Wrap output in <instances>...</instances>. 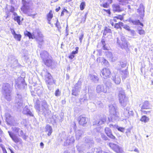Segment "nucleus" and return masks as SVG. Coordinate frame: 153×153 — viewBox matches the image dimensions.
<instances>
[{
    "instance_id": "f257e3e1",
    "label": "nucleus",
    "mask_w": 153,
    "mask_h": 153,
    "mask_svg": "<svg viewBox=\"0 0 153 153\" xmlns=\"http://www.w3.org/2000/svg\"><path fill=\"white\" fill-rule=\"evenodd\" d=\"M22 6L21 10L23 12L28 16H31L34 18L36 15L34 13V9L31 7V0H22Z\"/></svg>"
},
{
    "instance_id": "f03ea898",
    "label": "nucleus",
    "mask_w": 153,
    "mask_h": 153,
    "mask_svg": "<svg viewBox=\"0 0 153 153\" xmlns=\"http://www.w3.org/2000/svg\"><path fill=\"white\" fill-rule=\"evenodd\" d=\"M12 86L8 83H4L2 86L3 95L5 98L8 101H10L11 99V92Z\"/></svg>"
},
{
    "instance_id": "7ed1b4c3",
    "label": "nucleus",
    "mask_w": 153,
    "mask_h": 153,
    "mask_svg": "<svg viewBox=\"0 0 153 153\" xmlns=\"http://www.w3.org/2000/svg\"><path fill=\"white\" fill-rule=\"evenodd\" d=\"M42 74L45 77V82L48 88L49 86L55 83V80H53L51 74L48 72L46 69L43 70Z\"/></svg>"
},
{
    "instance_id": "20e7f679",
    "label": "nucleus",
    "mask_w": 153,
    "mask_h": 153,
    "mask_svg": "<svg viewBox=\"0 0 153 153\" xmlns=\"http://www.w3.org/2000/svg\"><path fill=\"white\" fill-rule=\"evenodd\" d=\"M109 110L110 117L112 121L118 120L119 119L118 113L117 111V107L115 105L110 104Z\"/></svg>"
},
{
    "instance_id": "39448f33",
    "label": "nucleus",
    "mask_w": 153,
    "mask_h": 153,
    "mask_svg": "<svg viewBox=\"0 0 153 153\" xmlns=\"http://www.w3.org/2000/svg\"><path fill=\"white\" fill-rule=\"evenodd\" d=\"M118 96L119 102L121 105L124 107L126 106L128 102V98L126 96L123 90L119 91Z\"/></svg>"
},
{
    "instance_id": "423d86ee",
    "label": "nucleus",
    "mask_w": 153,
    "mask_h": 153,
    "mask_svg": "<svg viewBox=\"0 0 153 153\" xmlns=\"http://www.w3.org/2000/svg\"><path fill=\"white\" fill-rule=\"evenodd\" d=\"M117 42L118 46L122 49H126L128 46V42L124 36H121L120 39L117 38Z\"/></svg>"
},
{
    "instance_id": "0eeeda50",
    "label": "nucleus",
    "mask_w": 153,
    "mask_h": 153,
    "mask_svg": "<svg viewBox=\"0 0 153 153\" xmlns=\"http://www.w3.org/2000/svg\"><path fill=\"white\" fill-rule=\"evenodd\" d=\"M35 107L36 110L42 113L45 114L48 110V105L45 101L42 102L41 106L36 104Z\"/></svg>"
},
{
    "instance_id": "6e6552de",
    "label": "nucleus",
    "mask_w": 153,
    "mask_h": 153,
    "mask_svg": "<svg viewBox=\"0 0 153 153\" xmlns=\"http://www.w3.org/2000/svg\"><path fill=\"white\" fill-rule=\"evenodd\" d=\"M134 114V112L133 110L131 109L129 107H127L126 109H124V112L122 117L124 118L122 119V120H126L128 119L130 116H132Z\"/></svg>"
},
{
    "instance_id": "1a4fd4ad",
    "label": "nucleus",
    "mask_w": 153,
    "mask_h": 153,
    "mask_svg": "<svg viewBox=\"0 0 153 153\" xmlns=\"http://www.w3.org/2000/svg\"><path fill=\"white\" fill-rule=\"evenodd\" d=\"M37 35H35V39L39 44V47L41 48L42 45L44 43V40L43 39V36L40 31L37 30Z\"/></svg>"
},
{
    "instance_id": "9d476101",
    "label": "nucleus",
    "mask_w": 153,
    "mask_h": 153,
    "mask_svg": "<svg viewBox=\"0 0 153 153\" xmlns=\"http://www.w3.org/2000/svg\"><path fill=\"white\" fill-rule=\"evenodd\" d=\"M98 117L99 118H97V120L93 122V125L100 126L104 124L106 122V118L105 116L104 115L100 116Z\"/></svg>"
},
{
    "instance_id": "9b49d317",
    "label": "nucleus",
    "mask_w": 153,
    "mask_h": 153,
    "mask_svg": "<svg viewBox=\"0 0 153 153\" xmlns=\"http://www.w3.org/2000/svg\"><path fill=\"white\" fill-rule=\"evenodd\" d=\"M22 96L20 94H17L16 96V102L15 103V106L17 108H19L22 107Z\"/></svg>"
},
{
    "instance_id": "f8f14e48",
    "label": "nucleus",
    "mask_w": 153,
    "mask_h": 153,
    "mask_svg": "<svg viewBox=\"0 0 153 153\" xmlns=\"http://www.w3.org/2000/svg\"><path fill=\"white\" fill-rule=\"evenodd\" d=\"M109 146L117 153H123V151L122 148L117 145L113 143H110Z\"/></svg>"
},
{
    "instance_id": "ddd939ff",
    "label": "nucleus",
    "mask_w": 153,
    "mask_h": 153,
    "mask_svg": "<svg viewBox=\"0 0 153 153\" xmlns=\"http://www.w3.org/2000/svg\"><path fill=\"white\" fill-rule=\"evenodd\" d=\"M9 134L12 139V140L16 143H19L20 144H22V139L19 138L18 137L13 133L8 131Z\"/></svg>"
},
{
    "instance_id": "4468645a",
    "label": "nucleus",
    "mask_w": 153,
    "mask_h": 153,
    "mask_svg": "<svg viewBox=\"0 0 153 153\" xmlns=\"http://www.w3.org/2000/svg\"><path fill=\"white\" fill-rule=\"evenodd\" d=\"M81 82H78L75 85L72 91L73 95L77 96L78 95L81 89Z\"/></svg>"
},
{
    "instance_id": "2eb2a0df",
    "label": "nucleus",
    "mask_w": 153,
    "mask_h": 153,
    "mask_svg": "<svg viewBox=\"0 0 153 153\" xmlns=\"http://www.w3.org/2000/svg\"><path fill=\"white\" fill-rule=\"evenodd\" d=\"M108 87L107 86L105 87L103 85H97L96 87L97 92L98 93H100L102 92L105 93H107Z\"/></svg>"
},
{
    "instance_id": "dca6fc26",
    "label": "nucleus",
    "mask_w": 153,
    "mask_h": 153,
    "mask_svg": "<svg viewBox=\"0 0 153 153\" xmlns=\"http://www.w3.org/2000/svg\"><path fill=\"white\" fill-rule=\"evenodd\" d=\"M26 85L25 83V80L23 77H19L18 79V81H16V87L20 88H22L23 87H25V85Z\"/></svg>"
},
{
    "instance_id": "f3484780",
    "label": "nucleus",
    "mask_w": 153,
    "mask_h": 153,
    "mask_svg": "<svg viewBox=\"0 0 153 153\" xmlns=\"http://www.w3.org/2000/svg\"><path fill=\"white\" fill-rule=\"evenodd\" d=\"M101 75L104 79L109 77L111 74L110 70L106 68L103 69L101 71Z\"/></svg>"
},
{
    "instance_id": "a211bd4d",
    "label": "nucleus",
    "mask_w": 153,
    "mask_h": 153,
    "mask_svg": "<svg viewBox=\"0 0 153 153\" xmlns=\"http://www.w3.org/2000/svg\"><path fill=\"white\" fill-rule=\"evenodd\" d=\"M111 79L117 85L119 84L121 82V79L120 76L118 74L114 73L113 74Z\"/></svg>"
},
{
    "instance_id": "6ab92c4d",
    "label": "nucleus",
    "mask_w": 153,
    "mask_h": 153,
    "mask_svg": "<svg viewBox=\"0 0 153 153\" xmlns=\"http://www.w3.org/2000/svg\"><path fill=\"white\" fill-rule=\"evenodd\" d=\"M5 116L6 118V121L8 124L11 125H14L13 123L14 120L10 114L8 113H6Z\"/></svg>"
},
{
    "instance_id": "aec40b11",
    "label": "nucleus",
    "mask_w": 153,
    "mask_h": 153,
    "mask_svg": "<svg viewBox=\"0 0 153 153\" xmlns=\"http://www.w3.org/2000/svg\"><path fill=\"white\" fill-rule=\"evenodd\" d=\"M75 140L73 136H69L67 137L64 141V145L65 146H67L70 144L73 143Z\"/></svg>"
},
{
    "instance_id": "412c9836",
    "label": "nucleus",
    "mask_w": 153,
    "mask_h": 153,
    "mask_svg": "<svg viewBox=\"0 0 153 153\" xmlns=\"http://www.w3.org/2000/svg\"><path fill=\"white\" fill-rule=\"evenodd\" d=\"M87 118L82 116H79L78 118V120L79 124L83 126L85 125L87 123Z\"/></svg>"
},
{
    "instance_id": "4be33fe9",
    "label": "nucleus",
    "mask_w": 153,
    "mask_h": 153,
    "mask_svg": "<svg viewBox=\"0 0 153 153\" xmlns=\"http://www.w3.org/2000/svg\"><path fill=\"white\" fill-rule=\"evenodd\" d=\"M93 104L96 106H98L99 108H102L104 106V105L101 101L99 100L97 98H94L93 100Z\"/></svg>"
},
{
    "instance_id": "5701e85b",
    "label": "nucleus",
    "mask_w": 153,
    "mask_h": 153,
    "mask_svg": "<svg viewBox=\"0 0 153 153\" xmlns=\"http://www.w3.org/2000/svg\"><path fill=\"white\" fill-rule=\"evenodd\" d=\"M105 131L109 137L112 139H115V137L112 134L111 131L109 128L106 127L105 129Z\"/></svg>"
},
{
    "instance_id": "b1692460",
    "label": "nucleus",
    "mask_w": 153,
    "mask_h": 153,
    "mask_svg": "<svg viewBox=\"0 0 153 153\" xmlns=\"http://www.w3.org/2000/svg\"><path fill=\"white\" fill-rule=\"evenodd\" d=\"M105 55L111 62H114L117 59V58L113 55L111 52L107 51L105 52Z\"/></svg>"
},
{
    "instance_id": "393cba45",
    "label": "nucleus",
    "mask_w": 153,
    "mask_h": 153,
    "mask_svg": "<svg viewBox=\"0 0 153 153\" xmlns=\"http://www.w3.org/2000/svg\"><path fill=\"white\" fill-rule=\"evenodd\" d=\"M23 113L25 114L30 116H33V115L32 112L28 109V107L26 106L24 108L22 111Z\"/></svg>"
},
{
    "instance_id": "a878e982",
    "label": "nucleus",
    "mask_w": 153,
    "mask_h": 153,
    "mask_svg": "<svg viewBox=\"0 0 153 153\" xmlns=\"http://www.w3.org/2000/svg\"><path fill=\"white\" fill-rule=\"evenodd\" d=\"M43 61L45 65L49 67L51 66L53 64L52 60L49 58L43 60Z\"/></svg>"
},
{
    "instance_id": "bb28decb",
    "label": "nucleus",
    "mask_w": 153,
    "mask_h": 153,
    "mask_svg": "<svg viewBox=\"0 0 153 153\" xmlns=\"http://www.w3.org/2000/svg\"><path fill=\"white\" fill-rule=\"evenodd\" d=\"M45 131L48 132V136H50L52 132V129L51 127L49 125H47L45 128Z\"/></svg>"
},
{
    "instance_id": "cd10ccee",
    "label": "nucleus",
    "mask_w": 153,
    "mask_h": 153,
    "mask_svg": "<svg viewBox=\"0 0 153 153\" xmlns=\"http://www.w3.org/2000/svg\"><path fill=\"white\" fill-rule=\"evenodd\" d=\"M85 142L89 146H91L94 143L93 139L88 137L85 138Z\"/></svg>"
},
{
    "instance_id": "c85d7f7f",
    "label": "nucleus",
    "mask_w": 153,
    "mask_h": 153,
    "mask_svg": "<svg viewBox=\"0 0 153 153\" xmlns=\"http://www.w3.org/2000/svg\"><path fill=\"white\" fill-rule=\"evenodd\" d=\"M144 8L143 4H141L139 6V7L137 9V11L139 13L141 16H143L144 12Z\"/></svg>"
},
{
    "instance_id": "c756f323",
    "label": "nucleus",
    "mask_w": 153,
    "mask_h": 153,
    "mask_svg": "<svg viewBox=\"0 0 153 153\" xmlns=\"http://www.w3.org/2000/svg\"><path fill=\"white\" fill-rule=\"evenodd\" d=\"M40 55L43 60L49 58L48 53L45 51H43L40 53Z\"/></svg>"
},
{
    "instance_id": "7c9ffc66",
    "label": "nucleus",
    "mask_w": 153,
    "mask_h": 153,
    "mask_svg": "<svg viewBox=\"0 0 153 153\" xmlns=\"http://www.w3.org/2000/svg\"><path fill=\"white\" fill-rule=\"evenodd\" d=\"M121 74L122 75V79L123 80L125 79L128 76V72L127 70L126 69L124 71H121Z\"/></svg>"
},
{
    "instance_id": "2f4dec72",
    "label": "nucleus",
    "mask_w": 153,
    "mask_h": 153,
    "mask_svg": "<svg viewBox=\"0 0 153 153\" xmlns=\"http://www.w3.org/2000/svg\"><path fill=\"white\" fill-rule=\"evenodd\" d=\"M24 34L25 36L29 37V39H34L35 38V35L34 34H31L30 32L26 30L24 32Z\"/></svg>"
},
{
    "instance_id": "473e14b6",
    "label": "nucleus",
    "mask_w": 153,
    "mask_h": 153,
    "mask_svg": "<svg viewBox=\"0 0 153 153\" xmlns=\"http://www.w3.org/2000/svg\"><path fill=\"white\" fill-rule=\"evenodd\" d=\"M83 134V131L80 130H77L76 132V139L79 140L81 137L82 135Z\"/></svg>"
},
{
    "instance_id": "72a5a7b5",
    "label": "nucleus",
    "mask_w": 153,
    "mask_h": 153,
    "mask_svg": "<svg viewBox=\"0 0 153 153\" xmlns=\"http://www.w3.org/2000/svg\"><path fill=\"white\" fill-rule=\"evenodd\" d=\"M90 79L94 83H97L99 80L98 77L95 75L93 74L90 75Z\"/></svg>"
},
{
    "instance_id": "f704fd0d",
    "label": "nucleus",
    "mask_w": 153,
    "mask_h": 153,
    "mask_svg": "<svg viewBox=\"0 0 153 153\" xmlns=\"http://www.w3.org/2000/svg\"><path fill=\"white\" fill-rule=\"evenodd\" d=\"M113 10L114 12H120L121 11L119 5L117 4H114L112 5Z\"/></svg>"
},
{
    "instance_id": "c9c22d12",
    "label": "nucleus",
    "mask_w": 153,
    "mask_h": 153,
    "mask_svg": "<svg viewBox=\"0 0 153 153\" xmlns=\"http://www.w3.org/2000/svg\"><path fill=\"white\" fill-rule=\"evenodd\" d=\"M149 108V102L148 101H145L141 106L142 109H148Z\"/></svg>"
},
{
    "instance_id": "e433bc0d",
    "label": "nucleus",
    "mask_w": 153,
    "mask_h": 153,
    "mask_svg": "<svg viewBox=\"0 0 153 153\" xmlns=\"http://www.w3.org/2000/svg\"><path fill=\"white\" fill-rule=\"evenodd\" d=\"M12 58L13 59H11V58H9V60L10 61V60L11 61V63L14 65H16L18 61L16 59L14 56H12Z\"/></svg>"
},
{
    "instance_id": "4c0bfd02",
    "label": "nucleus",
    "mask_w": 153,
    "mask_h": 153,
    "mask_svg": "<svg viewBox=\"0 0 153 153\" xmlns=\"http://www.w3.org/2000/svg\"><path fill=\"white\" fill-rule=\"evenodd\" d=\"M15 39L18 41H20L21 40L22 36L20 34H15L13 36Z\"/></svg>"
},
{
    "instance_id": "58836bf2",
    "label": "nucleus",
    "mask_w": 153,
    "mask_h": 153,
    "mask_svg": "<svg viewBox=\"0 0 153 153\" xmlns=\"http://www.w3.org/2000/svg\"><path fill=\"white\" fill-rule=\"evenodd\" d=\"M149 118L146 116H143L140 119L141 121L144 122V123H146L149 120Z\"/></svg>"
},
{
    "instance_id": "ea45409f",
    "label": "nucleus",
    "mask_w": 153,
    "mask_h": 153,
    "mask_svg": "<svg viewBox=\"0 0 153 153\" xmlns=\"http://www.w3.org/2000/svg\"><path fill=\"white\" fill-rule=\"evenodd\" d=\"M13 19L15 21H16L19 25H20V16H14Z\"/></svg>"
},
{
    "instance_id": "a19ab883",
    "label": "nucleus",
    "mask_w": 153,
    "mask_h": 153,
    "mask_svg": "<svg viewBox=\"0 0 153 153\" xmlns=\"http://www.w3.org/2000/svg\"><path fill=\"white\" fill-rule=\"evenodd\" d=\"M111 32V30L110 29L107 27H105L103 32V34L106 35L107 33H110Z\"/></svg>"
},
{
    "instance_id": "79ce46f5",
    "label": "nucleus",
    "mask_w": 153,
    "mask_h": 153,
    "mask_svg": "<svg viewBox=\"0 0 153 153\" xmlns=\"http://www.w3.org/2000/svg\"><path fill=\"white\" fill-rule=\"evenodd\" d=\"M19 132V134H18L19 136L22 137L25 139H26V136L25 134L23 133V131L22 130L20 129Z\"/></svg>"
},
{
    "instance_id": "37998d69",
    "label": "nucleus",
    "mask_w": 153,
    "mask_h": 153,
    "mask_svg": "<svg viewBox=\"0 0 153 153\" xmlns=\"http://www.w3.org/2000/svg\"><path fill=\"white\" fill-rule=\"evenodd\" d=\"M12 128L14 132L19 134V132L20 129L15 126L12 127Z\"/></svg>"
},
{
    "instance_id": "c03bdc74",
    "label": "nucleus",
    "mask_w": 153,
    "mask_h": 153,
    "mask_svg": "<svg viewBox=\"0 0 153 153\" xmlns=\"http://www.w3.org/2000/svg\"><path fill=\"white\" fill-rule=\"evenodd\" d=\"M87 99L85 95H84L83 98L80 99V102L81 104H82L85 101H87Z\"/></svg>"
},
{
    "instance_id": "a18cd8bd",
    "label": "nucleus",
    "mask_w": 153,
    "mask_h": 153,
    "mask_svg": "<svg viewBox=\"0 0 153 153\" xmlns=\"http://www.w3.org/2000/svg\"><path fill=\"white\" fill-rule=\"evenodd\" d=\"M115 126H116V128H117L119 131L122 132H123L125 130L124 128L119 127L117 125Z\"/></svg>"
},
{
    "instance_id": "49530a36",
    "label": "nucleus",
    "mask_w": 153,
    "mask_h": 153,
    "mask_svg": "<svg viewBox=\"0 0 153 153\" xmlns=\"http://www.w3.org/2000/svg\"><path fill=\"white\" fill-rule=\"evenodd\" d=\"M132 22L135 25H140L141 26H143V24L141 23L139 20H132Z\"/></svg>"
},
{
    "instance_id": "de8ad7c7",
    "label": "nucleus",
    "mask_w": 153,
    "mask_h": 153,
    "mask_svg": "<svg viewBox=\"0 0 153 153\" xmlns=\"http://www.w3.org/2000/svg\"><path fill=\"white\" fill-rule=\"evenodd\" d=\"M85 6V2H82L80 5V8L81 10H83Z\"/></svg>"
},
{
    "instance_id": "09e8293b",
    "label": "nucleus",
    "mask_w": 153,
    "mask_h": 153,
    "mask_svg": "<svg viewBox=\"0 0 153 153\" xmlns=\"http://www.w3.org/2000/svg\"><path fill=\"white\" fill-rule=\"evenodd\" d=\"M123 27L128 31H131V32H134V30H131L130 29L129 27L126 25H123Z\"/></svg>"
},
{
    "instance_id": "8fccbe9b",
    "label": "nucleus",
    "mask_w": 153,
    "mask_h": 153,
    "mask_svg": "<svg viewBox=\"0 0 153 153\" xmlns=\"http://www.w3.org/2000/svg\"><path fill=\"white\" fill-rule=\"evenodd\" d=\"M120 2V4H122L123 5L126 4L127 3L128 0H117Z\"/></svg>"
},
{
    "instance_id": "3c124183",
    "label": "nucleus",
    "mask_w": 153,
    "mask_h": 153,
    "mask_svg": "<svg viewBox=\"0 0 153 153\" xmlns=\"http://www.w3.org/2000/svg\"><path fill=\"white\" fill-rule=\"evenodd\" d=\"M53 17L52 14L50 12L48 14L47 16L48 17V21H50L51 20V19Z\"/></svg>"
},
{
    "instance_id": "603ef678",
    "label": "nucleus",
    "mask_w": 153,
    "mask_h": 153,
    "mask_svg": "<svg viewBox=\"0 0 153 153\" xmlns=\"http://www.w3.org/2000/svg\"><path fill=\"white\" fill-rule=\"evenodd\" d=\"M102 138L104 140H108V138L103 133L101 134Z\"/></svg>"
},
{
    "instance_id": "864d4df0",
    "label": "nucleus",
    "mask_w": 153,
    "mask_h": 153,
    "mask_svg": "<svg viewBox=\"0 0 153 153\" xmlns=\"http://www.w3.org/2000/svg\"><path fill=\"white\" fill-rule=\"evenodd\" d=\"M138 33L140 35L145 34V31L143 30L138 29Z\"/></svg>"
},
{
    "instance_id": "5fc2aeb1",
    "label": "nucleus",
    "mask_w": 153,
    "mask_h": 153,
    "mask_svg": "<svg viewBox=\"0 0 153 153\" xmlns=\"http://www.w3.org/2000/svg\"><path fill=\"white\" fill-rule=\"evenodd\" d=\"M60 93H61V92L59 91V90L57 89L55 92V96H59L60 95Z\"/></svg>"
},
{
    "instance_id": "6e6d98bb",
    "label": "nucleus",
    "mask_w": 153,
    "mask_h": 153,
    "mask_svg": "<svg viewBox=\"0 0 153 153\" xmlns=\"http://www.w3.org/2000/svg\"><path fill=\"white\" fill-rule=\"evenodd\" d=\"M103 152L100 148H98L96 149L97 153H103Z\"/></svg>"
},
{
    "instance_id": "4d7b16f0",
    "label": "nucleus",
    "mask_w": 153,
    "mask_h": 153,
    "mask_svg": "<svg viewBox=\"0 0 153 153\" xmlns=\"http://www.w3.org/2000/svg\"><path fill=\"white\" fill-rule=\"evenodd\" d=\"M114 18H116L117 19H119L120 20H122L123 19V17L121 15H119L118 16H115L114 17Z\"/></svg>"
},
{
    "instance_id": "13d9d810",
    "label": "nucleus",
    "mask_w": 153,
    "mask_h": 153,
    "mask_svg": "<svg viewBox=\"0 0 153 153\" xmlns=\"http://www.w3.org/2000/svg\"><path fill=\"white\" fill-rule=\"evenodd\" d=\"M56 26L57 28L59 29L61 28V26L59 22L57 21L56 23Z\"/></svg>"
},
{
    "instance_id": "bf43d9fd",
    "label": "nucleus",
    "mask_w": 153,
    "mask_h": 153,
    "mask_svg": "<svg viewBox=\"0 0 153 153\" xmlns=\"http://www.w3.org/2000/svg\"><path fill=\"white\" fill-rule=\"evenodd\" d=\"M1 147L2 149L3 153H7V151L4 147H3V146H1Z\"/></svg>"
},
{
    "instance_id": "052dcab7",
    "label": "nucleus",
    "mask_w": 153,
    "mask_h": 153,
    "mask_svg": "<svg viewBox=\"0 0 153 153\" xmlns=\"http://www.w3.org/2000/svg\"><path fill=\"white\" fill-rule=\"evenodd\" d=\"M83 34H82L79 37V40H80V42H82V40L83 38Z\"/></svg>"
},
{
    "instance_id": "680f3d73",
    "label": "nucleus",
    "mask_w": 153,
    "mask_h": 153,
    "mask_svg": "<svg viewBox=\"0 0 153 153\" xmlns=\"http://www.w3.org/2000/svg\"><path fill=\"white\" fill-rule=\"evenodd\" d=\"M130 132V129H127V131L126 132V135L127 136H128V135H129Z\"/></svg>"
},
{
    "instance_id": "e2e57ef3",
    "label": "nucleus",
    "mask_w": 153,
    "mask_h": 153,
    "mask_svg": "<svg viewBox=\"0 0 153 153\" xmlns=\"http://www.w3.org/2000/svg\"><path fill=\"white\" fill-rule=\"evenodd\" d=\"M114 27L117 29H118L119 28H120V25H119V24L118 23H117L115 24V25L114 26Z\"/></svg>"
},
{
    "instance_id": "0e129e2a",
    "label": "nucleus",
    "mask_w": 153,
    "mask_h": 153,
    "mask_svg": "<svg viewBox=\"0 0 153 153\" xmlns=\"http://www.w3.org/2000/svg\"><path fill=\"white\" fill-rule=\"evenodd\" d=\"M103 10L105 11L106 13H107L109 15H110L111 14L110 11L109 10H106L105 9H103Z\"/></svg>"
},
{
    "instance_id": "69168bd1",
    "label": "nucleus",
    "mask_w": 153,
    "mask_h": 153,
    "mask_svg": "<svg viewBox=\"0 0 153 153\" xmlns=\"http://www.w3.org/2000/svg\"><path fill=\"white\" fill-rule=\"evenodd\" d=\"M108 5L107 3H105L102 5V6L105 8H107Z\"/></svg>"
},
{
    "instance_id": "338daca9",
    "label": "nucleus",
    "mask_w": 153,
    "mask_h": 153,
    "mask_svg": "<svg viewBox=\"0 0 153 153\" xmlns=\"http://www.w3.org/2000/svg\"><path fill=\"white\" fill-rule=\"evenodd\" d=\"M102 48L104 50H108L109 49V48L105 46V45L103 46Z\"/></svg>"
},
{
    "instance_id": "774afa93",
    "label": "nucleus",
    "mask_w": 153,
    "mask_h": 153,
    "mask_svg": "<svg viewBox=\"0 0 153 153\" xmlns=\"http://www.w3.org/2000/svg\"><path fill=\"white\" fill-rule=\"evenodd\" d=\"M11 33L12 34V35H13V36L16 33L15 31H14V30L13 29H11Z\"/></svg>"
}]
</instances>
